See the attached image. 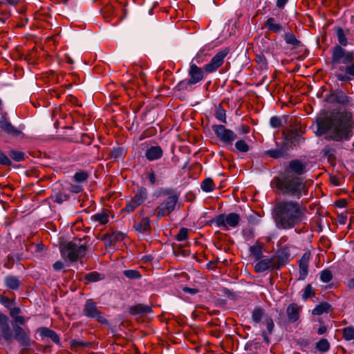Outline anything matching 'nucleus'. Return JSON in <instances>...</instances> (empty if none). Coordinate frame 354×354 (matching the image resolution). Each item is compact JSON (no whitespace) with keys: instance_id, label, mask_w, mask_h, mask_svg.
<instances>
[{"instance_id":"obj_1","label":"nucleus","mask_w":354,"mask_h":354,"mask_svg":"<svg viewBox=\"0 0 354 354\" xmlns=\"http://www.w3.org/2000/svg\"><path fill=\"white\" fill-rule=\"evenodd\" d=\"M317 136H325L328 141L350 140L354 136V115L346 109L333 110L317 119Z\"/></svg>"},{"instance_id":"obj_2","label":"nucleus","mask_w":354,"mask_h":354,"mask_svg":"<svg viewBox=\"0 0 354 354\" xmlns=\"http://www.w3.org/2000/svg\"><path fill=\"white\" fill-rule=\"evenodd\" d=\"M338 44L331 49L330 65L334 76L339 82H349L354 78V52L344 48L348 44L349 29L334 28Z\"/></svg>"},{"instance_id":"obj_3","label":"nucleus","mask_w":354,"mask_h":354,"mask_svg":"<svg viewBox=\"0 0 354 354\" xmlns=\"http://www.w3.org/2000/svg\"><path fill=\"white\" fill-rule=\"evenodd\" d=\"M19 307L10 308V318L5 314L0 313V336L8 344L17 341L19 346L24 348H29L31 346L30 331L28 328H24L21 326L26 324L27 319L21 315Z\"/></svg>"},{"instance_id":"obj_4","label":"nucleus","mask_w":354,"mask_h":354,"mask_svg":"<svg viewBox=\"0 0 354 354\" xmlns=\"http://www.w3.org/2000/svg\"><path fill=\"white\" fill-rule=\"evenodd\" d=\"M306 207L302 203L283 200L274 205L272 218L277 228L287 230L300 225L306 218Z\"/></svg>"},{"instance_id":"obj_5","label":"nucleus","mask_w":354,"mask_h":354,"mask_svg":"<svg viewBox=\"0 0 354 354\" xmlns=\"http://www.w3.org/2000/svg\"><path fill=\"white\" fill-rule=\"evenodd\" d=\"M271 186L277 189L281 195L298 200L308 193V186L306 183L301 177L287 171L274 177Z\"/></svg>"},{"instance_id":"obj_6","label":"nucleus","mask_w":354,"mask_h":354,"mask_svg":"<svg viewBox=\"0 0 354 354\" xmlns=\"http://www.w3.org/2000/svg\"><path fill=\"white\" fill-rule=\"evenodd\" d=\"M230 53L228 48L219 50L203 68L198 67L196 63H190L188 75L190 81L196 84L204 79V73H212L216 71L224 63V59Z\"/></svg>"},{"instance_id":"obj_7","label":"nucleus","mask_w":354,"mask_h":354,"mask_svg":"<svg viewBox=\"0 0 354 354\" xmlns=\"http://www.w3.org/2000/svg\"><path fill=\"white\" fill-rule=\"evenodd\" d=\"M76 241H69L63 245L61 248L62 257H66L71 262H76L78 259L83 258L89 246L90 237L84 236L82 239Z\"/></svg>"},{"instance_id":"obj_8","label":"nucleus","mask_w":354,"mask_h":354,"mask_svg":"<svg viewBox=\"0 0 354 354\" xmlns=\"http://www.w3.org/2000/svg\"><path fill=\"white\" fill-rule=\"evenodd\" d=\"M263 319H264L267 330H268L270 334H272L274 328L272 318L266 314L263 308L260 306H256L251 312L252 324L253 326H257L261 323Z\"/></svg>"},{"instance_id":"obj_9","label":"nucleus","mask_w":354,"mask_h":354,"mask_svg":"<svg viewBox=\"0 0 354 354\" xmlns=\"http://www.w3.org/2000/svg\"><path fill=\"white\" fill-rule=\"evenodd\" d=\"M82 314L88 318L95 319L102 324H109V321L98 309L97 304L91 299L86 301L82 309Z\"/></svg>"},{"instance_id":"obj_10","label":"nucleus","mask_w":354,"mask_h":354,"mask_svg":"<svg viewBox=\"0 0 354 354\" xmlns=\"http://www.w3.org/2000/svg\"><path fill=\"white\" fill-rule=\"evenodd\" d=\"M241 221L240 216L234 212L230 213L227 215L224 214H219L212 220L218 227H223L225 230H228L229 227H236Z\"/></svg>"},{"instance_id":"obj_11","label":"nucleus","mask_w":354,"mask_h":354,"mask_svg":"<svg viewBox=\"0 0 354 354\" xmlns=\"http://www.w3.org/2000/svg\"><path fill=\"white\" fill-rule=\"evenodd\" d=\"M325 101L329 104H338L344 107L354 106L353 99L340 89L330 90L325 97Z\"/></svg>"},{"instance_id":"obj_12","label":"nucleus","mask_w":354,"mask_h":354,"mask_svg":"<svg viewBox=\"0 0 354 354\" xmlns=\"http://www.w3.org/2000/svg\"><path fill=\"white\" fill-rule=\"evenodd\" d=\"M178 201L179 196L167 197L156 207L154 214L159 218L169 216L175 210Z\"/></svg>"},{"instance_id":"obj_13","label":"nucleus","mask_w":354,"mask_h":354,"mask_svg":"<svg viewBox=\"0 0 354 354\" xmlns=\"http://www.w3.org/2000/svg\"><path fill=\"white\" fill-rule=\"evenodd\" d=\"M212 130L216 138L225 146H232L237 136L232 130L227 129L223 124H214Z\"/></svg>"},{"instance_id":"obj_14","label":"nucleus","mask_w":354,"mask_h":354,"mask_svg":"<svg viewBox=\"0 0 354 354\" xmlns=\"http://www.w3.org/2000/svg\"><path fill=\"white\" fill-rule=\"evenodd\" d=\"M272 257L276 265L275 268H277V270H279L282 266H286L291 259L290 246L285 245L281 248Z\"/></svg>"},{"instance_id":"obj_15","label":"nucleus","mask_w":354,"mask_h":354,"mask_svg":"<svg viewBox=\"0 0 354 354\" xmlns=\"http://www.w3.org/2000/svg\"><path fill=\"white\" fill-rule=\"evenodd\" d=\"M0 128L3 132L12 137L19 138L24 137L22 131L13 126L6 116H2L0 118Z\"/></svg>"},{"instance_id":"obj_16","label":"nucleus","mask_w":354,"mask_h":354,"mask_svg":"<svg viewBox=\"0 0 354 354\" xmlns=\"http://www.w3.org/2000/svg\"><path fill=\"white\" fill-rule=\"evenodd\" d=\"M288 172L299 176L304 174L306 171V163L303 162L300 160L295 159L289 162L287 169Z\"/></svg>"},{"instance_id":"obj_17","label":"nucleus","mask_w":354,"mask_h":354,"mask_svg":"<svg viewBox=\"0 0 354 354\" xmlns=\"http://www.w3.org/2000/svg\"><path fill=\"white\" fill-rule=\"evenodd\" d=\"M285 139L292 145H299L304 143L305 138L299 135L297 129H288L283 132Z\"/></svg>"},{"instance_id":"obj_18","label":"nucleus","mask_w":354,"mask_h":354,"mask_svg":"<svg viewBox=\"0 0 354 354\" xmlns=\"http://www.w3.org/2000/svg\"><path fill=\"white\" fill-rule=\"evenodd\" d=\"M275 266L272 257H271L270 258H266L259 261L254 266V270L257 273L263 272L268 270H277Z\"/></svg>"},{"instance_id":"obj_19","label":"nucleus","mask_w":354,"mask_h":354,"mask_svg":"<svg viewBox=\"0 0 354 354\" xmlns=\"http://www.w3.org/2000/svg\"><path fill=\"white\" fill-rule=\"evenodd\" d=\"M310 258V252H306L299 261V280H304L308 273V262Z\"/></svg>"},{"instance_id":"obj_20","label":"nucleus","mask_w":354,"mask_h":354,"mask_svg":"<svg viewBox=\"0 0 354 354\" xmlns=\"http://www.w3.org/2000/svg\"><path fill=\"white\" fill-rule=\"evenodd\" d=\"M301 308L295 303L288 305L286 308V315L288 322L290 323L296 322L300 317Z\"/></svg>"},{"instance_id":"obj_21","label":"nucleus","mask_w":354,"mask_h":354,"mask_svg":"<svg viewBox=\"0 0 354 354\" xmlns=\"http://www.w3.org/2000/svg\"><path fill=\"white\" fill-rule=\"evenodd\" d=\"M145 156L149 161H153L161 158L163 156V151L162 148L158 146H151L146 149Z\"/></svg>"},{"instance_id":"obj_22","label":"nucleus","mask_w":354,"mask_h":354,"mask_svg":"<svg viewBox=\"0 0 354 354\" xmlns=\"http://www.w3.org/2000/svg\"><path fill=\"white\" fill-rule=\"evenodd\" d=\"M125 234L121 232H114L111 234H106L103 236L102 240L105 241L106 247H111L117 242L124 240Z\"/></svg>"},{"instance_id":"obj_23","label":"nucleus","mask_w":354,"mask_h":354,"mask_svg":"<svg viewBox=\"0 0 354 354\" xmlns=\"http://www.w3.org/2000/svg\"><path fill=\"white\" fill-rule=\"evenodd\" d=\"M151 221L149 217H143L139 222H135L133 228L140 233H149L151 231Z\"/></svg>"},{"instance_id":"obj_24","label":"nucleus","mask_w":354,"mask_h":354,"mask_svg":"<svg viewBox=\"0 0 354 354\" xmlns=\"http://www.w3.org/2000/svg\"><path fill=\"white\" fill-rule=\"evenodd\" d=\"M4 285L10 290H17L21 285V281L19 277L14 275H7L3 279Z\"/></svg>"},{"instance_id":"obj_25","label":"nucleus","mask_w":354,"mask_h":354,"mask_svg":"<svg viewBox=\"0 0 354 354\" xmlns=\"http://www.w3.org/2000/svg\"><path fill=\"white\" fill-rule=\"evenodd\" d=\"M265 26L268 30L272 32L280 33L284 30L283 26L276 22V19L274 17H269L265 23Z\"/></svg>"},{"instance_id":"obj_26","label":"nucleus","mask_w":354,"mask_h":354,"mask_svg":"<svg viewBox=\"0 0 354 354\" xmlns=\"http://www.w3.org/2000/svg\"><path fill=\"white\" fill-rule=\"evenodd\" d=\"M39 332L42 337H49L54 343L59 344V337L54 330L46 327H41L39 328Z\"/></svg>"},{"instance_id":"obj_27","label":"nucleus","mask_w":354,"mask_h":354,"mask_svg":"<svg viewBox=\"0 0 354 354\" xmlns=\"http://www.w3.org/2000/svg\"><path fill=\"white\" fill-rule=\"evenodd\" d=\"M283 39L287 44L292 46V49H295L303 46L302 42L298 40L292 32H286L283 35Z\"/></svg>"},{"instance_id":"obj_28","label":"nucleus","mask_w":354,"mask_h":354,"mask_svg":"<svg viewBox=\"0 0 354 354\" xmlns=\"http://www.w3.org/2000/svg\"><path fill=\"white\" fill-rule=\"evenodd\" d=\"M152 311L151 307L148 305L138 304L129 307V313L131 315L147 314Z\"/></svg>"},{"instance_id":"obj_29","label":"nucleus","mask_w":354,"mask_h":354,"mask_svg":"<svg viewBox=\"0 0 354 354\" xmlns=\"http://www.w3.org/2000/svg\"><path fill=\"white\" fill-rule=\"evenodd\" d=\"M148 198V191L146 187H140L131 198L139 205H142Z\"/></svg>"},{"instance_id":"obj_30","label":"nucleus","mask_w":354,"mask_h":354,"mask_svg":"<svg viewBox=\"0 0 354 354\" xmlns=\"http://www.w3.org/2000/svg\"><path fill=\"white\" fill-rule=\"evenodd\" d=\"M91 220L97 222L101 225H105L109 221V215L108 211L103 209L102 212H98L91 216Z\"/></svg>"},{"instance_id":"obj_31","label":"nucleus","mask_w":354,"mask_h":354,"mask_svg":"<svg viewBox=\"0 0 354 354\" xmlns=\"http://www.w3.org/2000/svg\"><path fill=\"white\" fill-rule=\"evenodd\" d=\"M332 310V306L328 302L323 301L321 302L319 305L316 306V307L313 310V315H320L323 313H328Z\"/></svg>"},{"instance_id":"obj_32","label":"nucleus","mask_w":354,"mask_h":354,"mask_svg":"<svg viewBox=\"0 0 354 354\" xmlns=\"http://www.w3.org/2000/svg\"><path fill=\"white\" fill-rule=\"evenodd\" d=\"M265 154L270 158L277 159L284 157L286 155V151L283 148L281 147L275 149L267 150L265 152Z\"/></svg>"},{"instance_id":"obj_33","label":"nucleus","mask_w":354,"mask_h":354,"mask_svg":"<svg viewBox=\"0 0 354 354\" xmlns=\"http://www.w3.org/2000/svg\"><path fill=\"white\" fill-rule=\"evenodd\" d=\"M104 278V275L97 272H91L88 273L84 278L85 283H89L93 282L99 281Z\"/></svg>"},{"instance_id":"obj_34","label":"nucleus","mask_w":354,"mask_h":354,"mask_svg":"<svg viewBox=\"0 0 354 354\" xmlns=\"http://www.w3.org/2000/svg\"><path fill=\"white\" fill-rule=\"evenodd\" d=\"M194 84L190 81L189 79L183 80L180 81L175 86V89L177 91L183 92L185 91H191L192 89V86Z\"/></svg>"},{"instance_id":"obj_35","label":"nucleus","mask_w":354,"mask_h":354,"mask_svg":"<svg viewBox=\"0 0 354 354\" xmlns=\"http://www.w3.org/2000/svg\"><path fill=\"white\" fill-rule=\"evenodd\" d=\"M330 347V345L329 342L325 338L321 339L315 344V348L321 353H326L328 351Z\"/></svg>"},{"instance_id":"obj_36","label":"nucleus","mask_w":354,"mask_h":354,"mask_svg":"<svg viewBox=\"0 0 354 354\" xmlns=\"http://www.w3.org/2000/svg\"><path fill=\"white\" fill-rule=\"evenodd\" d=\"M201 189L205 192H212L215 189V185L211 178H205L201 184Z\"/></svg>"},{"instance_id":"obj_37","label":"nucleus","mask_w":354,"mask_h":354,"mask_svg":"<svg viewBox=\"0 0 354 354\" xmlns=\"http://www.w3.org/2000/svg\"><path fill=\"white\" fill-rule=\"evenodd\" d=\"M214 115L218 120L223 123H227L226 111L222 107L221 104L216 107Z\"/></svg>"},{"instance_id":"obj_38","label":"nucleus","mask_w":354,"mask_h":354,"mask_svg":"<svg viewBox=\"0 0 354 354\" xmlns=\"http://www.w3.org/2000/svg\"><path fill=\"white\" fill-rule=\"evenodd\" d=\"M342 337L346 341L354 340V326H349L342 329Z\"/></svg>"},{"instance_id":"obj_39","label":"nucleus","mask_w":354,"mask_h":354,"mask_svg":"<svg viewBox=\"0 0 354 354\" xmlns=\"http://www.w3.org/2000/svg\"><path fill=\"white\" fill-rule=\"evenodd\" d=\"M89 177V174L86 171H80L76 172L73 176L74 181L79 184H82L87 180Z\"/></svg>"},{"instance_id":"obj_40","label":"nucleus","mask_w":354,"mask_h":354,"mask_svg":"<svg viewBox=\"0 0 354 354\" xmlns=\"http://www.w3.org/2000/svg\"><path fill=\"white\" fill-rule=\"evenodd\" d=\"M9 156L13 160L17 162H21L25 158L24 152L15 149H12L9 151Z\"/></svg>"},{"instance_id":"obj_41","label":"nucleus","mask_w":354,"mask_h":354,"mask_svg":"<svg viewBox=\"0 0 354 354\" xmlns=\"http://www.w3.org/2000/svg\"><path fill=\"white\" fill-rule=\"evenodd\" d=\"M69 198V196L64 193H57L55 195H52L49 197V199H52L55 203L62 204L63 202L66 201Z\"/></svg>"},{"instance_id":"obj_42","label":"nucleus","mask_w":354,"mask_h":354,"mask_svg":"<svg viewBox=\"0 0 354 354\" xmlns=\"http://www.w3.org/2000/svg\"><path fill=\"white\" fill-rule=\"evenodd\" d=\"M250 252L251 254L257 260L261 259L263 256L262 248L259 245H252L250 248Z\"/></svg>"},{"instance_id":"obj_43","label":"nucleus","mask_w":354,"mask_h":354,"mask_svg":"<svg viewBox=\"0 0 354 354\" xmlns=\"http://www.w3.org/2000/svg\"><path fill=\"white\" fill-rule=\"evenodd\" d=\"M255 60L261 70H266L268 68V62L263 55H257Z\"/></svg>"},{"instance_id":"obj_44","label":"nucleus","mask_w":354,"mask_h":354,"mask_svg":"<svg viewBox=\"0 0 354 354\" xmlns=\"http://www.w3.org/2000/svg\"><path fill=\"white\" fill-rule=\"evenodd\" d=\"M137 202H136L133 199H131L127 201L125 207H124L122 211L127 213L133 212L138 206H140Z\"/></svg>"},{"instance_id":"obj_45","label":"nucleus","mask_w":354,"mask_h":354,"mask_svg":"<svg viewBox=\"0 0 354 354\" xmlns=\"http://www.w3.org/2000/svg\"><path fill=\"white\" fill-rule=\"evenodd\" d=\"M235 147L237 149V151L242 153H246L250 149L249 145L243 140H239L238 141H236L235 143Z\"/></svg>"},{"instance_id":"obj_46","label":"nucleus","mask_w":354,"mask_h":354,"mask_svg":"<svg viewBox=\"0 0 354 354\" xmlns=\"http://www.w3.org/2000/svg\"><path fill=\"white\" fill-rule=\"evenodd\" d=\"M333 279V274L328 269H325L320 272V280L324 283H328Z\"/></svg>"},{"instance_id":"obj_47","label":"nucleus","mask_w":354,"mask_h":354,"mask_svg":"<svg viewBox=\"0 0 354 354\" xmlns=\"http://www.w3.org/2000/svg\"><path fill=\"white\" fill-rule=\"evenodd\" d=\"M124 275L131 279H137L141 278L142 275L136 270H126L123 272Z\"/></svg>"},{"instance_id":"obj_48","label":"nucleus","mask_w":354,"mask_h":354,"mask_svg":"<svg viewBox=\"0 0 354 354\" xmlns=\"http://www.w3.org/2000/svg\"><path fill=\"white\" fill-rule=\"evenodd\" d=\"M207 56V53L204 52V50H200L196 55L193 58L191 63H196L197 64H203L206 59L205 57Z\"/></svg>"},{"instance_id":"obj_49","label":"nucleus","mask_w":354,"mask_h":354,"mask_svg":"<svg viewBox=\"0 0 354 354\" xmlns=\"http://www.w3.org/2000/svg\"><path fill=\"white\" fill-rule=\"evenodd\" d=\"M315 294V293L314 290L313 289L312 286L310 284H308L304 290V292L302 295V299L304 300H306L308 298L314 297Z\"/></svg>"},{"instance_id":"obj_50","label":"nucleus","mask_w":354,"mask_h":354,"mask_svg":"<svg viewBox=\"0 0 354 354\" xmlns=\"http://www.w3.org/2000/svg\"><path fill=\"white\" fill-rule=\"evenodd\" d=\"M188 238V229L182 227L178 233L176 235V239L178 241H183Z\"/></svg>"},{"instance_id":"obj_51","label":"nucleus","mask_w":354,"mask_h":354,"mask_svg":"<svg viewBox=\"0 0 354 354\" xmlns=\"http://www.w3.org/2000/svg\"><path fill=\"white\" fill-rule=\"evenodd\" d=\"M86 346H88V344L81 340L72 339L70 341V346L72 349L77 350Z\"/></svg>"},{"instance_id":"obj_52","label":"nucleus","mask_w":354,"mask_h":354,"mask_svg":"<svg viewBox=\"0 0 354 354\" xmlns=\"http://www.w3.org/2000/svg\"><path fill=\"white\" fill-rule=\"evenodd\" d=\"M270 124L272 128H279L282 126L281 119L278 116H272L270 119Z\"/></svg>"},{"instance_id":"obj_53","label":"nucleus","mask_w":354,"mask_h":354,"mask_svg":"<svg viewBox=\"0 0 354 354\" xmlns=\"http://www.w3.org/2000/svg\"><path fill=\"white\" fill-rule=\"evenodd\" d=\"M124 151L121 147L115 148L111 151V156L112 158L115 159H118L124 157Z\"/></svg>"},{"instance_id":"obj_54","label":"nucleus","mask_w":354,"mask_h":354,"mask_svg":"<svg viewBox=\"0 0 354 354\" xmlns=\"http://www.w3.org/2000/svg\"><path fill=\"white\" fill-rule=\"evenodd\" d=\"M323 154L325 157L328 158V160H331L335 158V149L328 147L326 146L323 150Z\"/></svg>"},{"instance_id":"obj_55","label":"nucleus","mask_w":354,"mask_h":354,"mask_svg":"<svg viewBox=\"0 0 354 354\" xmlns=\"http://www.w3.org/2000/svg\"><path fill=\"white\" fill-rule=\"evenodd\" d=\"M159 195L160 196H167V197H171L173 196H180L179 194H178L177 192H176L174 189H172L171 188L162 189L160 191Z\"/></svg>"},{"instance_id":"obj_56","label":"nucleus","mask_w":354,"mask_h":354,"mask_svg":"<svg viewBox=\"0 0 354 354\" xmlns=\"http://www.w3.org/2000/svg\"><path fill=\"white\" fill-rule=\"evenodd\" d=\"M0 165H6V166H10L11 165V161L8 158V157L0 151Z\"/></svg>"},{"instance_id":"obj_57","label":"nucleus","mask_w":354,"mask_h":354,"mask_svg":"<svg viewBox=\"0 0 354 354\" xmlns=\"http://www.w3.org/2000/svg\"><path fill=\"white\" fill-rule=\"evenodd\" d=\"M68 189L71 192L75 194H79L83 191L82 186L81 185V184L79 183H77V185H71Z\"/></svg>"},{"instance_id":"obj_58","label":"nucleus","mask_w":354,"mask_h":354,"mask_svg":"<svg viewBox=\"0 0 354 354\" xmlns=\"http://www.w3.org/2000/svg\"><path fill=\"white\" fill-rule=\"evenodd\" d=\"M147 178L150 182L151 185H154L156 183V176L153 171H149L147 174Z\"/></svg>"},{"instance_id":"obj_59","label":"nucleus","mask_w":354,"mask_h":354,"mask_svg":"<svg viewBox=\"0 0 354 354\" xmlns=\"http://www.w3.org/2000/svg\"><path fill=\"white\" fill-rule=\"evenodd\" d=\"M348 204V202L344 198H340L335 203V205L339 208L345 207Z\"/></svg>"},{"instance_id":"obj_60","label":"nucleus","mask_w":354,"mask_h":354,"mask_svg":"<svg viewBox=\"0 0 354 354\" xmlns=\"http://www.w3.org/2000/svg\"><path fill=\"white\" fill-rule=\"evenodd\" d=\"M183 291L185 293L190 294L192 295H196L199 292L198 289L197 288H192L189 287H183Z\"/></svg>"},{"instance_id":"obj_61","label":"nucleus","mask_w":354,"mask_h":354,"mask_svg":"<svg viewBox=\"0 0 354 354\" xmlns=\"http://www.w3.org/2000/svg\"><path fill=\"white\" fill-rule=\"evenodd\" d=\"M330 182L335 186H339L341 184V179L336 176H331L330 177Z\"/></svg>"},{"instance_id":"obj_62","label":"nucleus","mask_w":354,"mask_h":354,"mask_svg":"<svg viewBox=\"0 0 354 354\" xmlns=\"http://www.w3.org/2000/svg\"><path fill=\"white\" fill-rule=\"evenodd\" d=\"M55 271H59L64 267V263L62 261H57L53 265Z\"/></svg>"},{"instance_id":"obj_63","label":"nucleus","mask_w":354,"mask_h":354,"mask_svg":"<svg viewBox=\"0 0 354 354\" xmlns=\"http://www.w3.org/2000/svg\"><path fill=\"white\" fill-rule=\"evenodd\" d=\"M1 303L4 306L9 308L12 301L8 297H4L2 298Z\"/></svg>"},{"instance_id":"obj_64","label":"nucleus","mask_w":354,"mask_h":354,"mask_svg":"<svg viewBox=\"0 0 354 354\" xmlns=\"http://www.w3.org/2000/svg\"><path fill=\"white\" fill-rule=\"evenodd\" d=\"M268 335H270L269 333H268V330L266 331L265 330H262L261 331V335L263 338V341L267 344H270V338H269V336Z\"/></svg>"}]
</instances>
